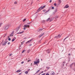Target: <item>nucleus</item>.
<instances>
[{
	"label": "nucleus",
	"mask_w": 75,
	"mask_h": 75,
	"mask_svg": "<svg viewBox=\"0 0 75 75\" xmlns=\"http://www.w3.org/2000/svg\"><path fill=\"white\" fill-rule=\"evenodd\" d=\"M46 6L44 5L43 6H41L40 7V8L37 10V11L39 12L40 10H41L42 9H43Z\"/></svg>",
	"instance_id": "f257e3e1"
},
{
	"label": "nucleus",
	"mask_w": 75,
	"mask_h": 75,
	"mask_svg": "<svg viewBox=\"0 0 75 75\" xmlns=\"http://www.w3.org/2000/svg\"><path fill=\"white\" fill-rule=\"evenodd\" d=\"M8 42V41H7V40L5 39L3 43H2V45H6Z\"/></svg>",
	"instance_id": "f03ea898"
},
{
	"label": "nucleus",
	"mask_w": 75,
	"mask_h": 75,
	"mask_svg": "<svg viewBox=\"0 0 75 75\" xmlns=\"http://www.w3.org/2000/svg\"><path fill=\"white\" fill-rule=\"evenodd\" d=\"M8 27H9V26L6 25L4 28V30H7V29L8 28Z\"/></svg>",
	"instance_id": "7ed1b4c3"
},
{
	"label": "nucleus",
	"mask_w": 75,
	"mask_h": 75,
	"mask_svg": "<svg viewBox=\"0 0 75 75\" xmlns=\"http://www.w3.org/2000/svg\"><path fill=\"white\" fill-rule=\"evenodd\" d=\"M50 9H49L48 10H47V11H46V10H43V12H45V13L46 14L47 13H48V12H49V11H50Z\"/></svg>",
	"instance_id": "20e7f679"
},
{
	"label": "nucleus",
	"mask_w": 75,
	"mask_h": 75,
	"mask_svg": "<svg viewBox=\"0 0 75 75\" xmlns=\"http://www.w3.org/2000/svg\"><path fill=\"white\" fill-rule=\"evenodd\" d=\"M44 35V33H42L41 34L39 35V37L40 38V37H42V35Z\"/></svg>",
	"instance_id": "39448f33"
},
{
	"label": "nucleus",
	"mask_w": 75,
	"mask_h": 75,
	"mask_svg": "<svg viewBox=\"0 0 75 75\" xmlns=\"http://www.w3.org/2000/svg\"><path fill=\"white\" fill-rule=\"evenodd\" d=\"M31 41H33V39H31L30 40H29L26 43V44H27V43H29Z\"/></svg>",
	"instance_id": "423d86ee"
},
{
	"label": "nucleus",
	"mask_w": 75,
	"mask_h": 75,
	"mask_svg": "<svg viewBox=\"0 0 75 75\" xmlns=\"http://www.w3.org/2000/svg\"><path fill=\"white\" fill-rule=\"evenodd\" d=\"M29 25H25L24 26V27H25V28H27V27H29Z\"/></svg>",
	"instance_id": "0eeeda50"
},
{
	"label": "nucleus",
	"mask_w": 75,
	"mask_h": 75,
	"mask_svg": "<svg viewBox=\"0 0 75 75\" xmlns=\"http://www.w3.org/2000/svg\"><path fill=\"white\" fill-rule=\"evenodd\" d=\"M69 7V6L68 5H66L64 7V8H68Z\"/></svg>",
	"instance_id": "6e6552de"
},
{
	"label": "nucleus",
	"mask_w": 75,
	"mask_h": 75,
	"mask_svg": "<svg viewBox=\"0 0 75 75\" xmlns=\"http://www.w3.org/2000/svg\"><path fill=\"white\" fill-rule=\"evenodd\" d=\"M57 10H58V9L57 8H56L54 10V13H53V14H55V13H56V12H57Z\"/></svg>",
	"instance_id": "1a4fd4ad"
},
{
	"label": "nucleus",
	"mask_w": 75,
	"mask_h": 75,
	"mask_svg": "<svg viewBox=\"0 0 75 75\" xmlns=\"http://www.w3.org/2000/svg\"><path fill=\"white\" fill-rule=\"evenodd\" d=\"M16 39V37H14V38L12 40V42H13L14 41H15Z\"/></svg>",
	"instance_id": "9d476101"
},
{
	"label": "nucleus",
	"mask_w": 75,
	"mask_h": 75,
	"mask_svg": "<svg viewBox=\"0 0 75 75\" xmlns=\"http://www.w3.org/2000/svg\"><path fill=\"white\" fill-rule=\"evenodd\" d=\"M60 35L59 34V35H58L56 36H55L54 37V38H58L59 37Z\"/></svg>",
	"instance_id": "9b49d317"
},
{
	"label": "nucleus",
	"mask_w": 75,
	"mask_h": 75,
	"mask_svg": "<svg viewBox=\"0 0 75 75\" xmlns=\"http://www.w3.org/2000/svg\"><path fill=\"white\" fill-rule=\"evenodd\" d=\"M24 31H22V32L18 33H16V34H22V33H23Z\"/></svg>",
	"instance_id": "f8f14e48"
},
{
	"label": "nucleus",
	"mask_w": 75,
	"mask_h": 75,
	"mask_svg": "<svg viewBox=\"0 0 75 75\" xmlns=\"http://www.w3.org/2000/svg\"><path fill=\"white\" fill-rule=\"evenodd\" d=\"M55 74V73L53 71H52L50 75H54Z\"/></svg>",
	"instance_id": "ddd939ff"
},
{
	"label": "nucleus",
	"mask_w": 75,
	"mask_h": 75,
	"mask_svg": "<svg viewBox=\"0 0 75 75\" xmlns=\"http://www.w3.org/2000/svg\"><path fill=\"white\" fill-rule=\"evenodd\" d=\"M20 27H18V28H17V30H16V32H18V30H19L20 29Z\"/></svg>",
	"instance_id": "4468645a"
},
{
	"label": "nucleus",
	"mask_w": 75,
	"mask_h": 75,
	"mask_svg": "<svg viewBox=\"0 0 75 75\" xmlns=\"http://www.w3.org/2000/svg\"><path fill=\"white\" fill-rule=\"evenodd\" d=\"M14 33V32H13L10 35V37H12V36H13V34Z\"/></svg>",
	"instance_id": "2eb2a0df"
},
{
	"label": "nucleus",
	"mask_w": 75,
	"mask_h": 75,
	"mask_svg": "<svg viewBox=\"0 0 75 75\" xmlns=\"http://www.w3.org/2000/svg\"><path fill=\"white\" fill-rule=\"evenodd\" d=\"M50 49H48L47 50V52L48 54H49L50 52Z\"/></svg>",
	"instance_id": "dca6fc26"
},
{
	"label": "nucleus",
	"mask_w": 75,
	"mask_h": 75,
	"mask_svg": "<svg viewBox=\"0 0 75 75\" xmlns=\"http://www.w3.org/2000/svg\"><path fill=\"white\" fill-rule=\"evenodd\" d=\"M74 64V63H73L70 65V67L71 68H72V66L73 65V64Z\"/></svg>",
	"instance_id": "f3484780"
},
{
	"label": "nucleus",
	"mask_w": 75,
	"mask_h": 75,
	"mask_svg": "<svg viewBox=\"0 0 75 75\" xmlns=\"http://www.w3.org/2000/svg\"><path fill=\"white\" fill-rule=\"evenodd\" d=\"M21 71V70H18L16 71V72H20Z\"/></svg>",
	"instance_id": "a211bd4d"
},
{
	"label": "nucleus",
	"mask_w": 75,
	"mask_h": 75,
	"mask_svg": "<svg viewBox=\"0 0 75 75\" xmlns=\"http://www.w3.org/2000/svg\"><path fill=\"white\" fill-rule=\"evenodd\" d=\"M42 30H43V29L42 28H40V29H39V30H38V32L41 31H42Z\"/></svg>",
	"instance_id": "6ab92c4d"
},
{
	"label": "nucleus",
	"mask_w": 75,
	"mask_h": 75,
	"mask_svg": "<svg viewBox=\"0 0 75 75\" xmlns=\"http://www.w3.org/2000/svg\"><path fill=\"white\" fill-rule=\"evenodd\" d=\"M25 73L26 74H28V71H26L25 72Z\"/></svg>",
	"instance_id": "aec40b11"
},
{
	"label": "nucleus",
	"mask_w": 75,
	"mask_h": 75,
	"mask_svg": "<svg viewBox=\"0 0 75 75\" xmlns=\"http://www.w3.org/2000/svg\"><path fill=\"white\" fill-rule=\"evenodd\" d=\"M34 62V64H36V65H38V64H37V63H38L37 62L35 61Z\"/></svg>",
	"instance_id": "412c9836"
},
{
	"label": "nucleus",
	"mask_w": 75,
	"mask_h": 75,
	"mask_svg": "<svg viewBox=\"0 0 75 75\" xmlns=\"http://www.w3.org/2000/svg\"><path fill=\"white\" fill-rule=\"evenodd\" d=\"M36 62L38 63H39V62H40V59H38V60H37Z\"/></svg>",
	"instance_id": "4be33fe9"
},
{
	"label": "nucleus",
	"mask_w": 75,
	"mask_h": 75,
	"mask_svg": "<svg viewBox=\"0 0 75 75\" xmlns=\"http://www.w3.org/2000/svg\"><path fill=\"white\" fill-rule=\"evenodd\" d=\"M69 37V36H67L66 38L64 40V41H65V40H66V39L67 38H68Z\"/></svg>",
	"instance_id": "5701e85b"
},
{
	"label": "nucleus",
	"mask_w": 75,
	"mask_h": 75,
	"mask_svg": "<svg viewBox=\"0 0 75 75\" xmlns=\"http://www.w3.org/2000/svg\"><path fill=\"white\" fill-rule=\"evenodd\" d=\"M24 41H23L22 42H21V44H22L21 45H23L24 44Z\"/></svg>",
	"instance_id": "b1692460"
},
{
	"label": "nucleus",
	"mask_w": 75,
	"mask_h": 75,
	"mask_svg": "<svg viewBox=\"0 0 75 75\" xmlns=\"http://www.w3.org/2000/svg\"><path fill=\"white\" fill-rule=\"evenodd\" d=\"M40 69L39 70H38L36 72V74H37V73H38V72H40Z\"/></svg>",
	"instance_id": "393cba45"
},
{
	"label": "nucleus",
	"mask_w": 75,
	"mask_h": 75,
	"mask_svg": "<svg viewBox=\"0 0 75 75\" xmlns=\"http://www.w3.org/2000/svg\"><path fill=\"white\" fill-rule=\"evenodd\" d=\"M19 48L20 50H21V48H22V47H21V45L20 46H19Z\"/></svg>",
	"instance_id": "a878e982"
},
{
	"label": "nucleus",
	"mask_w": 75,
	"mask_h": 75,
	"mask_svg": "<svg viewBox=\"0 0 75 75\" xmlns=\"http://www.w3.org/2000/svg\"><path fill=\"white\" fill-rule=\"evenodd\" d=\"M49 20H50V18H49L48 19H47V21H49Z\"/></svg>",
	"instance_id": "bb28decb"
},
{
	"label": "nucleus",
	"mask_w": 75,
	"mask_h": 75,
	"mask_svg": "<svg viewBox=\"0 0 75 75\" xmlns=\"http://www.w3.org/2000/svg\"><path fill=\"white\" fill-rule=\"evenodd\" d=\"M25 20H26V18H25L24 19H23V22H24V21H25Z\"/></svg>",
	"instance_id": "cd10ccee"
},
{
	"label": "nucleus",
	"mask_w": 75,
	"mask_h": 75,
	"mask_svg": "<svg viewBox=\"0 0 75 75\" xmlns=\"http://www.w3.org/2000/svg\"><path fill=\"white\" fill-rule=\"evenodd\" d=\"M8 41H10V40H11V38H9V36L8 37Z\"/></svg>",
	"instance_id": "c85d7f7f"
},
{
	"label": "nucleus",
	"mask_w": 75,
	"mask_h": 75,
	"mask_svg": "<svg viewBox=\"0 0 75 75\" xmlns=\"http://www.w3.org/2000/svg\"><path fill=\"white\" fill-rule=\"evenodd\" d=\"M64 64H65V62H64L63 63V65L64 66Z\"/></svg>",
	"instance_id": "c756f323"
},
{
	"label": "nucleus",
	"mask_w": 75,
	"mask_h": 75,
	"mask_svg": "<svg viewBox=\"0 0 75 75\" xmlns=\"http://www.w3.org/2000/svg\"><path fill=\"white\" fill-rule=\"evenodd\" d=\"M38 59H39L36 58V60H35V61H37L38 60Z\"/></svg>",
	"instance_id": "7c9ffc66"
},
{
	"label": "nucleus",
	"mask_w": 75,
	"mask_h": 75,
	"mask_svg": "<svg viewBox=\"0 0 75 75\" xmlns=\"http://www.w3.org/2000/svg\"><path fill=\"white\" fill-rule=\"evenodd\" d=\"M46 68H47V69H50V67H46Z\"/></svg>",
	"instance_id": "2f4dec72"
},
{
	"label": "nucleus",
	"mask_w": 75,
	"mask_h": 75,
	"mask_svg": "<svg viewBox=\"0 0 75 75\" xmlns=\"http://www.w3.org/2000/svg\"><path fill=\"white\" fill-rule=\"evenodd\" d=\"M52 9H54V7H53V6H52Z\"/></svg>",
	"instance_id": "473e14b6"
},
{
	"label": "nucleus",
	"mask_w": 75,
	"mask_h": 75,
	"mask_svg": "<svg viewBox=\"0 0 75 75\" xmlns=\"http://www.w3.org/2000/svg\"><path fill=\"white\" fill-rule=\"evenodd\" d=\"M45 20H43L42 21V23H44V22H45Z\"/></svg>",
	"instance_id": "72a5a7b5"
},
{
	"label": "nucleus",
	"mask_w": 75,
	"mask_h": 75,
	"mask_svg": "<svg viewBox=\"0 0 75 75\" xmlns=\"http://www.w3.org/2000/svg\"><path fill=\"white\" fill-rule=\"evenodd\" d=\"M2 23H0V27H1V25H2Z\"/></svg>",
	"instance_id": "f704fd0d"
},
{
	"label": "nucleus",
	"mask_w": 75,
	"mask_h": 75,
	"mask_svg": "<svg viewBox=\"0 0 75 75\" xmlns=\"http://www.w3.org/2000/svg\"><path fill=\"white\" fill-rule=\"evenodd\" d=\"M7 35L6 34H5L4 35V37H6V36Z\"/></svg>",
	"instance_id": "c9c22d12"
},
{
	"label": "nucleus",
	"mask_w": 75,
	"mask_h": 75,
	"mask_svg": "<svg viewBox=\"0 0 75 75\" xmlns=\"http://www.w3.org/2000/svg\"><path fill=\"white\" fill-rule=\"evenodd\" d=\"M24 51H25V50H24L22 52V53H23Z\"/></svg>",
	"instance_id": "e433bc0d"
},
{
	"label": "nucleus",
	"mask_w": 75,
	"mask_h": 75,
	"mask_svg": "<svg viewBox=\"0 0 75 75\" xmlns=\"http://www.w3.org/2000/svg\"><path fill=\"white\" fill-rule=\"evenodd\" d=\"M54 5L55 6H57V4L56 3H55L54 4Z\"/></svg>",
	"instance_id": "4c0bfd02"
},
{
	"label": "nucleus",
	"mask_w": 75,
	"mask_h": 75,
	"mask_svg": "<svg viewBox=\"0 0 75 75\" xmlns=\"http://www.w3.org/2000/svg\"><path fill=\"white\" fill-rule=\"evenodd\" d=\"M14 4H17V2H14Z\"/></svg>",
	"instance_id": "58836bf2"
},
{
	"label": "nucleus",
	"mask_w": 75,
	"mask_h": 75,
	"mask_svg": "<svg viewBox=\"0 0 75 75\" xmlns=\"http://www.w3.org/2000/svg\"><path fill=\"white\" fill-rule=\"evenodd\" d=\"M12 55V54H9V56H10V57H11V56Z\"/></svg>",
	"instance_id": "ea45409f"
},
{
	"label": "nucleus",
	"mask_w": 75,
	"mask_h": 75,
	"mask_svg": "<svg viewBox=\"0 0 75 75\" xmlns=\"http://www.w3.org/2000/svg\"><path fill=\"white\" fill-rule=\"evenodd\" d=\"M10 44V42H8V45H9V44Z\"/></svg>",
	"instance_id": "a19ab883"
},
{
	"label": "nucleus",
	"mask_w": 75,
	"mask_h": 75,
	"mask_svg": "<svg viewBox=\"0 0 75 75\" xmlns=\"http://www.w3.org/2000/svg\"><path fill=\"white\" fill-rule=\"evenodd\" d=\"M31 61V60H30V59H29V60L28 61V62H29V61Z\"/></svg>",
	"instance_id": "79ce46f5"
},
{
	"label": "nucleus",
	"mask_w": 75,
	"mask_h": 75,
	"mask_svg": "<svg viewBox=\"0 0 75 75\" xmlns=\"http://www.w3.org/2000/svg\"><path fill=\"white\" fill-rule=\"evenodd\" d=\"M52 1V0H50V3H51V2Z\"/></svg>",
	"instance_id": "37998d69"
},
{
	"label": "nucleus",
	"mask_w": 75,
	"mask_h": 75,
	"mask_svg": "<svg viewBox=\"0 0 75 75\" xmlns=\"http://www.w3.org/2000/svg\"><path fill=\"white\" fill-rule=\"evenodd\" d=\"M30 23H31V22L29 23H27V24H30Z\"/></svg>",
	"instance_id": "c03bdc74"
},
{
	"label": "nucleus",
	"mask_w": 75,
	"mask_h": 75,
	"mask_svg": "<svg viewBox=\"0 0 75 75\" xmlns=\"http://www.w3.org/2000/svg\"><path fill=\"white\" fill-rule=\"evenodd\" d=\"M24 62H21V64H23Z\"/></svg>",
	"instance_id": "a18cd8bd"
},
{
	"label": "nucleus",
	"mask_w": 75,
	"mask_h": 75,
	"mask_svg": "<svg viewBox=\"0 0 75 75\" xmlns=\"http://www.w3.org/2000/svg\"><path fill=\"white\" fill-rule=\"evenodd\" d=\"M50 21H52V19H51L50 20Z\"/></svg>",
	"instance_id": "49530a36"
},
{
	"label": "nucleus",
	"mask_w": 75,
	"mask_h": 75,
	"mask_svg": "<svg viewBox=\"0 0 75 75\" xmlns=\"http://www.w3.org/2000/svg\"><path fill=\"white\" fill-rule=\"evenodd\" d=\"M45 73H44L43 74H41V75H45Z\"/></svg>",
	"instance_id": "de8ad7c7"
},
{
	"label": "nucleus",
	"mask_w": 75,
	"mask_h": 75,
	"mask_svg": "<svg viewBox=\"0 0 75 75\" xmlns=\"http://www.w3.org/2000/svg\"><path fill=\"white\" fill-rule=\"evenodd\" d=\"M25 28H25V27L24 28H23V30H25Z\"/></svg>",
	"instance_id": "09e8293b"
},
{
	"label": "nucleus",
	"mask_w": 75,
	"mask_h": 75,
	"mask_svg": "<svg viewBox=\"0 0 75 75\" xmlns=\"http://www.w3.org/2000/svg\"><path fill=\"white\" fill-rule=\"evenodd\" d=\"M30 69H28V71H30Z\"/></svg>",
	"instance_id": "8fccbe9b"
},
{
	"label": "nucleus",
	"mask_w": 75,
	"mask_h": 75,
	"mask_svg": "<svg viewBox=\"0 0 75 75\" xmlns=\"http://www.w3.org/2000/svg\"><path fill=\"white\" fill-rule=\"evenodd\" d=\"M29 45H30V46H31V45H32L31 44H30Z\"/></svg>",
	"instance_id": "3c124183"
},
{
	"label": "nucleus",
	"mask_w": 75,
	"mask_h": 75,
	"mask_svg": "<svg viewBox=\"0 0 75 75\" xmlns=\"http://www.w3.org/2000/svg\"><path fill=\"white\" fill-rule=\"evenodd\" d=\"M28 52L29 53L30 52V50L28 51Z\"/></svg>",
	"instance_id": "603ef678"
},
{
	"label": "nucleus",
	"mask_w": 75,
	"mask_h": 75,
	"mask_svg": "<svg viewBox=\"0 0 75 75\" xmlns=\"http://www.w3.org/2000/svg\"><path fill=\"white\" fill-rule=\"evenodd\" d=\"M43 72H44V71H42V72H41V74H42V73H43Z\"/></svg>",
	"instance_id": "864d4df0"
},
{
	"label": "nucleus",
	"mask_w": 75,
	"mask_h": 75,
	"mask_svg": "<svg viewBox=\"0 0 75 75\" xmlns=\"http://www.w3.org/2000/svg\"><path fill=\"white\" fill-rule=\"evenodd\" d=\"M42 73H40L39 74H38L39 75H40V74H41Z\"/></svg>",
	"instance_id": "5fc2aeb1"
},
{
	"label": "nucleus",
	"mask_w": 75,
	"mask_h": 75,
	"mask_svg": "<svg viewBox=\"0 0 75 75\" xmlns=\"http://www.w3.org/2000/svg\"><path fill=\"white\" fill-rule=\"evenodd\" d=\"M41 40H40V41H39V43H40V41H41Z\"/></svg>",
	"instance_id": "6e6d98bb"
},
{
	"label": "nucleus",
	"mask_w": 75,
	"mask_h": 75,
	"mask_svg": "<svg viewBox=\"0 0 75 75\" xmlns=\"http://www.w3.org/2000/svg\"><path fill=\"white\" fill-rule=\"evenodd\" d=\"M70 54H68V55H70Z\"/></svg>",
	"instance_id": "4d7b16f0"
},
{
	"label": "nucleus",
	"mask_w": 75,
	"mask_h": 75,
	"mask_svg": "<svg viewBox=\"0 0 75 75\" xmlns=\"http://www.w3.org/2000/svg\"><path fill=\"white\" fill-rule=\"evenodd\" d=\"M59 1H61V0H59Z\"/></svg>",
	"instance_id": "13d9d810"
},
{
	"label": "nucleus",
	"mask_w": 75,
	"mask_h": 75,
	"mask_svg": "<svg viewBox=\"0 0 75 75\" xmlns=\"http://www.w3.org/2000/svg\"><path fill=\"white\" fill-rule=\"evenodd\" d=\"M21 73H20L19 74V75H20L21 74Z\"/></svg>",
	"instance_id": "bf43d9fd"
},
{
	"label": "nucleus",
	"mask_w": 75,
	"mask_h": 75,
	"mask_svg": "<svg viewBox=\"0 0 75 75\" xmlns=\"http://www.w3.org/2000/svg\"><path fill=\"white\" fill-rule=\"evenodd\" d=\"M56 18H58V17L56 16Z\"/></svg>",
	"instance_id": "052dcab7"
},
{
	"label": "nucleus",
	"mask_w": 75,
	"mask_h": 75,
	"mask_svg": "<svg viewBox=\"0 0 75 75\" xmlns=\"http://www.w3.org/2000/svg\"><path fill=\"white\" fill-rule=\"evenodd\" d=\"M41 61H42V59H41Z\"/></svg>",
	"instance_id": "680f3d73"
},
{
	"label": "nucleus",
	"mask_w": 75,
	"mask_h": 75,
	"mask_svg": "<svg viewBox=\"0 0 75 75\" xmlns=\"http://www.w3.org/2000/svg\"><path fill=\"white\" fill-rule=\"evenodd\" d=\"M4 41V40H3V41H2V42H3Z\"/></svg>",
	"instance_id": "e2e57ef3"
},
{
	"label": "nucleus",
	"mask_w": 75,
	"mask_h": 75,
	"mask_svg": "<svg viewBox=\"0 0 75 75\" xmlns=\"http://www.w3.org/2000/svg\"><path fill=\"white\" fill-rule=\"evenodd\" d=\"M24 39H26V38H24Z\"/></svg>",
	"instance_id": "0e129e2a"
},
{
	"label": "nucleus",
	"mask_w": 75,
	"mask_h": 75,
	"mask_svg": "<svg viewBox=\"0 0 75 75\" xmlns=\"http://www.w3.org/2000/svg\"><path fill=\"white\" fill-rule=\"evenodd\" d=\"M60 37V36H59V37Z\"/></svg>",
	"instance_id": "69168bd1"
},
{
	"label": "nucleus",
	"mask_w": 75,
	"mask_h": 75,
	"mask_svg": "<svg viewBox=\"0 0 75 75\" xmlns=\"http://www.w3.org/2000/svg\"><path fill=\"white\" fill-rule=\"evenodd\" d=\"M1 43H2V42Z\"/></svg>",
	"instance_id": "338daca9"
}]
</instances>
